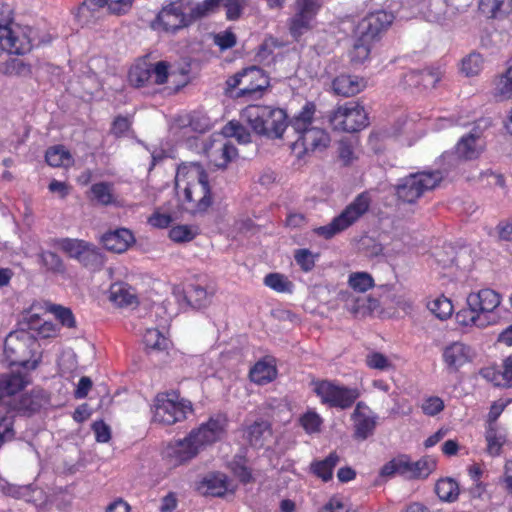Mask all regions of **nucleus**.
<instances>
[{
  "mask_svg": "<svg viewBox=\"0 0 512 512\" xmlns=\"http://www.w3.org/2000/svg\"><path fill=\"white\" fill-rule=\"evenodd\" d=\"M228 419L223 414L210 417L192 429L183 439L170 442L166 456L174 465L185 464L196 458L201 450L221 441L227 433Z\"/></svg>",
  "mask_w": 512,
  "mask_h": 512,
  "instance_id": "f257e3e1",
  "label": "nucleus"
},
{
  "mask_svg": "<svg viewBox=\"0 0 512 512\" xmlns=\"http://www.w3.org/2000/svg\"><path fill=\"white\" fill-rule=\"evenodd\" d=\"M175 187L183 192L185 209L191 214L205 212L211 205L208 175L198 162L181 164L176 172Z\"/></svg>",
  "mask_w": 512,
  "mask_h": 512,
  "instance_id": "f03ea898",
  "label": "nucleus"
},
{
  "mask_svg": "<svg viewBox=\"0 0 512 512\" xmlns=\"http://www.w3.org/2000/svg\"><path fill=\"white\" fill-rule=\"evenodd\" d=\"M28 349L26 341H13L12 337L6 339L4 352L10 361L11 369L0 375V404L28 386L32 379L30 372L38 366V360H29L18 355Z\"/></svg>",
  "mask_w": 512,
  "mask_h": 512,
  "instance_id": "7ed1b4c3",
  "label": "nucleus"
},
{
  "mask_svg": "<svg viewBox=\"0 0 512 512\" xmlns=\"http://www.w3.org/2000/svg\"><path fill=\"white\" fill-rule=\"evenodd\" d=\"M316 106L312 102H307L301 111L295 115L290 126L298 134V138L293 143V150L302 149L304 154L323 150L330 142L328 133L317 127H312Z\"/></svg>",
  "mask_w": 512,
  "mask_h": 512,
  "instance_id": "20e7f679",
  "label": "nucleus"
},
{
  "mask_svg": "<svg viewBox=\"0 0 512 512\" xmlns=\"http://www.w3.org/2000/svg\"><path fill=\"white\" fill-rule=\"evenodd\" d=\"M241 118L252 130L271 139L281 138L288 126L285 110L266 105H248L241 112Z\"/></svg>",
  "mask_w": 512,
  "mask_h": 512,
  "instance_id": "39448f33",
  "label": "nucleus"
},
{
  "mask_svg": "<svg viewBox=\"0 0 512 512\" xmlns=\"http://www.w3.org/2000/svg\"><path fill=\"white\" fill-rule=\"evenodd\" d=\"M10 22V10L0 4V47L10 54L30 52L36 32L31 27L12 28Z\"/></svg>",
  "mask_w": 512,
  "mask_h": 512,
  "instance_id": "423d86ee",
  "label": "nucleus"
},
{
  "mask_svg": "<svg viewBox=\"0 0 512 512\" xmlns=\"http://www.w3.org/2000/svg\"><path fill=\"white\" fill-rule=\"evenodd\" d=\"M193 412L191 401L181 398L175 392L159 393L154 399L153 420L162 425H173L182 422Z\"/></svg>",
  "mask_w": 512,
  "mask_h": 512,
  "instance_id": "0eeeda50",
  "label": "nucleus"
},
{
  "mask_svg": "<svg viewBox=\"0 0 512 512\" xmlns=\"http://www.w3.org/2000/svg\"><path fill=\"white\" fill-rule=\"evenodd\" d=\"M54 244L90 271H100L105 265L104 253L91 242L73 238H58L54 240Z\"/></svg>",
  "mask_w": 512,
  "mask_h": 512,
  "instance_id": "6e6552de",
  "label": "nucleus"
},
{
  "mask_svg": "<svg viewBox=\"0 0 512 512\" xmlns=\"http://www.w3.org/2000/svg\"><path fill=\"white\" fill-rule=\"evenodd\" d=\"M446 173V169L412 173L403 178L397 186V196L404 202L413 203L426 191L434 189Z\"/></svg>",
  "mask_w": 512,
  "mask_h": 512,
  "instance_id": "1a4fd4ad",
  "label": "nucleus"
},
{
  "mask_svg": "<svg viewBox=\"0 0 512 512\" xmlns=\"http://www.w3.org/2000/svg\"><path fill=\"white\" fill-rule=\"evenodd\" d=\"M311 385L321 403L331 408L348 409L360 397L358 388L340 385L332 380H313Z\"/></svg>",
  "mask_w": 512,
  "mask_h": 512,
  "instance_id": "9d476101",
  "label": "nucleus"
},
{
  "mask_svg": "<svg viewBox=\"0 0 512 512\" xmlns=\"http://www.w3.org/2000/svg\"><path fill=\"white\" fill-rule=\"evenodd\" d=\"M327 117L333 130L340 132H358L369 124L364 107L354 102L338 106Z\"/></svg>",
  "mask_w": 512,
  "mask_h": 512,
  "instance_id": "9b49d317",
  "label": "nucleus"
},
{
  "mask_svg": "<svg viewBox=\"0 0 512 512\" xmlns=\"http://www.w3.org/2000/svg\"><path fill=\"white\" fill-rule=\"evenodd\" d=\"M194 23L192 14L185 13V6L182 1H176L163 7L151 23L154 30L162 29L166 32H176Z\"/></svg>",
  "mask_w": 512,
  "mask_h": 512,
  "instance_id": "f8f14e48",
  "label": "nucleus"
},
{
  "mask_svg": "<svg viewBox=\"0 0 512 512\" xmlns=\"http://www.w3.org/2000/svg\"><path fill=\"white\" fill-rule=\"evenodd\" d=\"M394 15L384 10H378L366 15L355 27V37L365 41H374L392 24Z\"/></svg>",
  "mask_w": 512,
  "mask_h": 512,
  "instance_id": "ddd939ff",
  "label": "nucleus"
},
{
  "mask_svg": "<svg viewBox=\"0 0 512 512\" xmlns=\"http://www.w3.org/2000/svg\"><path fill=\"white\" fill-rule=\"evenodd\" d=\"M318 9L317 0H296V13L289 21V32L295 40L311 29Z\"/></svg>",
  "mask_w": 512,
  "mask_h": 512,
  "instance_id": "4468645a",
  "label": "nucleus"
},
{
  "mask_svg": "<svg viewBox=\"0 0 512 512\" xmlns=\"http://www.w3.org/2000/svg\"><path fill=\"white\" fill-rule=\"evenodd\" d=\"M269 86V77L258 66H250L243 69V87L236 92L235 96L258 98Z\"/></svg>",
  "mask_w": 512,
  "mask_h": 512,
  "instance_id": "2eb2a0df",
  "label": "nucleus"
},
{
  "mask_svg": "<svg viewBox=\"0 0 512 512\" xmlns=\"http://www.w3.org/2000/svg\"><path fill=\"white\" fill-rule=\"evenodd\" d=\"M501 296L492 289H482L476 293H470L467 297V305L478 316L490 319V314L500 305Z\"/></svg>",
  "mask_w": 512,
  "mask_h": 512,
  "instance_id": "dca6fc26",
  "label": "nucleus"
},
{
  "mask_svg": "<svg viewBox=\"0 0 512 512\" xmlns=\"http://www.w3.org/2000/svg\"><path fill=\"white\" fill-rule=\"evenodd\" d=\"M49 402V394L44 389L36 387L30 392L22 394L18 401L13 404L12 409L30 416L46 407Z\"/></svg>",
  "mask_w": 512,
  "mask_h": 512,
  "instance_id": "f3484780",
  "label": "nucleus"
},
{
  "mask_svg": "<svg viewBox=\"0 0 512 512\" xmlns=\"http://www.w3.org/2000/svg\"><path fill=\"white\" fill-rule=\"evenodd\" d=\"M443 362L449 373H456L472 359L470 347L462 342H453L442 353Z\"/></svg>",
  "mask_w": 512,
  "mask_h": 512,
  "instance_id": "a211bd4d",
  "label": "nucleus"
},
{
  "mask_svg": "<svg viewBox=\"0 0 512 512\" xmlns=\"http://www.w3.org/2000/svg\"><path fill=\"white\" fill-rule=\"evenodd\" d=\"M370 203L371 198L367 192L359 194L330 224H353L368 211Z\"/></svg>",
  "mask_w": 512,
  "mask_h": 512,
  "instance_id": "6ab92c4d",
  "label": "nucleus"
},
{
  "mask_svg": "<svg viewBox=\"0 0 512 512\" xmlns=\"http://www.w3.org/2000/svg\"><path fill=\"white\" fill-rule=\"evenodd\" d=\"M366 407L363 402H358L351 418L354 422V434L353 437L356 440H366L368 437L374 434L377 425L376 415H367L361 412V408Z\"/></svg>",
  "mask_w": 512,
  "mask_h": 512,
  "instance_id": "aec40b11",
  "label": "nucleus"
},
{
  "mask_svg": "<svg viewBox=\"0 0 512 512\" xmlns=\"http://www.w3.org/2000/svg\"><path fill=\"white\" fill-rule=\"evenodd\" d=\"M383 237L380 232L373 228L363 235L353 239V245L355 249L367 256L376 257L383 251Z\"/></svg>",
  "mask_w": 512,
  "mask_h": 512,
  "instance_id": "412c9836",
  "label": "nucleus"
},
{
  "mask_svg": "<svg viewBox=\"0 0 512 512\" xmlns=\"http://www.w3.org/2000/svg\"><path fill=\"white\" fill-rule=\"evenodd\" d=\"M135 241L132 232L124 227L109 231L101 237V243L107 251L123 253Z\"/></svg>",
  "mask_w": 512,
  "mask_h": 512,
  "instance_id": "4be33fe9",
  "label": "nucleus"
},
{
  "mask_svg": "<svg viewBox=\"0 0 512 512\" xmlns=\"http://www.w3.org/2000/svg\"><path fill=\"white\" fill-rule=\"evenodd\" d=\"M484 149V142L480 133L470 132L462 136L456 145V154L464 160H473L480 156Z\"/></svg>",
  "mask_w": 512,
  "mask_h": 512,
  "instance_id": "5701e85b",
  "label": "nucleus"
},
{
  "mask_svg": "<svg viewBox=\"0 0 512 512\" xmlns=\"http://www.w3.org/2000/svg\"><path fill=\"white\" fill-rule=\"evenodd\" d=\"M364 79L355 75L342 74L332 81V89L336 95L351 97L365 88Z\"/></svg>",
  "mask_w": 512,
  "mask_h": 512,
  "instance_id": "b1692460",
  "label": "nucleus"
},
{
  "mask_svg": "<svg viewBox=\"0 0 512 512\" xmlns=\"http://www.w3.org/2000/svg\"><path fill=\"white\" fill-rule=\"evenodd\" d=\"M36 258L43 272L54 275L66 273V265L57 253L42 249L37 253Z\"/></svg>",
  "mask_w": 512,
  "mask_h": 512,
  "instance_id": "393cba45",
  "label": "nucleus"
},
{
  "mask_svg": "<svg viewBox=\"0 0 512 512\" xmlns=\"http://www.w3.org/2000/svg\"><path fill=\"white\" fill-rule=\"evenodd\" d=\"M203 494L222 497L228 491V478L223 473H210L200 483Z\"/></svg>",
  "mask_w": 512,
  "mask_h": 512,
  "instance_id": "a878e982",
  "label": "nucleus"
},
{
  "mask_svg": "<svg viewBox=\"0 0 512 512\" xmlns=\"http://www.w3.org/2000/svg\"><path fill=\"white\" fill-rule=\"evenodd\" d=\"M271 435V425L265 420L255 421L245 431L246 439L255 448H262Z\"/></svg>",
  "mask_w": 512,
  "mask_h": 512,
  "instance_id": "bb28decb",
  "label": "nucleus"
},
{
  "mask_svg": "<svg viewBox=\"0 0 512 512\" xmlns=\"http://www.w3.org/2000/svg\"><path fill=\"white\" fill-rule=\"evenodd\" d=\"M107 7V0H85L78 8L76 17L83 24L95 22L102 16V10Z\"/></svg>",
  "mask_w": 512,
  "mask_h": 512,
  "instance_id": "cd10ccee",
  "label": "nucleus"
},
{
  "mask_svg": "<svg viewBox=\"0 0 512 512\" xmlns=\"http://www.w3.org/2000/svg\"><path fill=\"white\" fill-rule=\"evenodd\" d=\"M340 461V456L336 452H331L323 460H314L310 464V471L322 479L324 482H328L333 477V470Z\"/></svg>",
  "mask_w": 512,
  "mask_h": 512,
  "instance_id": "c85d7f7f",
  "label": "nucleus"
},
{
  "mask_svg": "<svg viewBox=\"0 0 512 512\" xmlns=\"http://www.w3.org/2000/svg\"><path fill=\"white\" fill-rule=\"evenodd\" d=\"M110 300L120 307L138 303L135 289L126 283H114L110 287Z\"/></svg>",
  "mask_w": 512,
  "mask_h": 512,
  "instance_id": "c756f323",
  "label": "nucleus"
},
{
  "mask_svg": "<svg viewBox=\"0 0 512 512\" xmlns=\"http://www.w3.org/2000/svg\"><path fill=\"white\" fill-rule=\"evenodd\" d=\"M479 10L490 18H503L512 12V0H480Z\"/></svg>",
  "mask_w": 512,
  "mask_h": 512,
  "instance_id": "7c9ffc66",
  "label": "nucleus"
},
{
  "mask_svg": "<svg viewBox=\"0 0 512 512\" xmlns=\"http://www.w3.org/2000/svg\"><path fill=\"white\" fill-rule=\"evenodd\" d=\"M409 460L410 457L405 454L392 458L382 466L380 475L388 478L399 475L409 480Z\"/></svg>",
  "mask_w": 512,
  "mask_h": 512,
  "instance_id": "2f4dec72",
  "label": "nucleus"
},
{
  "mask_svg": "<svg viewBox=\"0 0 512 512\" xmlns=\"http://www.w3.org/2000/svg\"><path fill=\"white\" fill-rule=\"evenodd\" d=\"M90 192L92 200L96 201L102 206L114 205L117 203V196L114 190V184L110 182L94 183Z\"/></svg>",
  "mask_w": 512,
  "mask_h": 512,
  "instance_id": "473e14b6",
  "label": "nucleus"
},
{
  "mask_svg": "<svg viewBox=\"0 0 512 512\" xmlns=\"http://www.w3.org/2000/svg\"><path fill=\"white\" fill-rule=\"evenodd\" d=\"M485 440L487 442L486 452L490 456L496 457L501 454L502 447L506 443V434L497 425L487 426Z\"/></svg>",
  "mask_w": 512,
  "mask_h": 512,
  "instance_id": "72a5a7b5",
  "label": "nucleus"
},
{
  "mask_svg": "<svg viewBox=\"0 0 512 512\" xmlns=\"http://www.w3.org/2000/svg\"><path fill=\"white\" fill-rule=\"evenodd\" d=\"M250 379L258 385H265L276 378V367L266 361H258L250 370Z\"/></svg>",
  "mask_w": 512,
  "mask_h": 512,
  "instance_id": "f704fd0d",
  "label": "nucleus"
},
{
  "mask_svg": "<svg viewBox=\"0 0 512 512\" xmlns=\"http://www.w3.org/2000/svg\"><path fill=\"white\" fill-rule=\"evenodd\" d=\"M436 465V460L430 456L422 457L415 462L409 460V480L427 478L435 470Z\"/></svg>",
  "mask_w": 512,
  "mask_h": 512,
  "instance_id": "c9c22d12",
  "label": "nucleus"
},
{
  "mask_svg": "<svg viewBox=\"0 0 512 512\" xmlns=\"http://www.w3.org/2000/svg\"><path fill=\"white\" fill-rule=\"evenodd\" d=\"M185 299L191 307L201 309L209 303V294L203 286L191 284L185 291Z\"/></svg>",
  "mask_w": 512,
  "mask_h": 512,
  "instance_id": "e433bc0d",
  "label": "nucleus"
},
{
  "mask_svg": "<svg viewBox=\"0 0 512 512\" xmlns=\"http://www.w3.org/2000/svg\"><path fill=\"white\" fill-rule=\"evenodd\" d=\"M143 343L150 351H163L169 346V340L156 328H148L143 334Z\"/></svg>",
  "mask_w": 512,
  "mask_h": 512,
  "instance_id": "4c0bfd02",
  "label": "nucleus"
},
{
  "mask_svg": "<svg viewBox=\"0 0 512 512\" xmlns=\"http://www.w3.org/2000/svg\"><path fill=\"white\" fill-rule=\"evenodd\" d=\"M45 160L52 167L67 166L71 163L72 157L68 150L62 145H56L47 149Z\"/></svg>",
  "mask_w": 512,
  "mask_h": 512,
  "instance_id": "58836bf2",
  "label": "nucleus"
},
{
  "mask_svg": "<svg viewBox=\"0 0 512 512\" xmlns=\"http://www.w3.org/2000/svg\"><path fill=\"white\" fill-rule=\"evenodd\" d=\"M340 298L344 302V307L355 317H365L366 296H356L352 292H341Z\"/></svg>",
  "mask_w": 512,
  "mask_h": 512,
  "instance_id": "ea45409f",
  "label": "nucleus"
},
{
  "mask_svg": "<svg viewBox=\"0 0 512 512\" xmlns=\"http://www.w3.org/2000/svg\"><path fill=\"white\" fill-rule=\"evenodd\" d=\"M199 226H171L169 238L178 244L192 241L198 234Z\"/></svg>",
  "mask_w": 512,
  "mask_h": 512,
  "instance_id": "a19ab883",
  "label": "nucleus"
},
{
  "mask_svg": "<svg viewBox=\"0 0 512 512\" xmlns=\"http://www.w3.org/2000/svg\"><path fill=\"white\" fill-rule=\"evenodd\" d=\"M435 492L442 501L453 502L458 498L459 489L451 479L439 480L435 485Z\"/></svg>",
  "mask_w": 512,
  "mask_h": 512,
  "instance_id": "79ce46f5",
  "label": "nucleus"
},
{
  "mask_svg": "<svg viewBox=\"0 0 512 512\" xmlns=\"http://www.w3.org/2000/svg\"><path fill=\"white\" fill-rule=\"evenodd\" d=\"M224 1L225 0H204L200 3H197L190 10L192 14V20L195 22L209 16L210 14L215 13L219 9L220 5L224 3Z\"/></svg>",
  "mask_w": 512,
  "mask_h": 512,
  "instance_id": "37998d69",
  "label": "nucleus"
},
{
  "mask_svg": "<svg viewBox=\"0 0 512 512\" xmlns=\"http://www.w3.org/2000/svg\"><path fill=\"white\" fill-rule=\"evenodd\" d=\"M224 1L225 0H204L200 3H197L190 10L192 14V20L195 22L209 16L210 14L215 13L219 9L220 5L224 3Z\"/></svg>",
  "mask_w": 512,
  "mask_h": 512,
  "instance_id": "c03bdc74",
  "label": "nucleus"
},
{
  "mask_svg": "<svg viewBox=\"0 0 512 512\" xmlns=\"http://www.w3.org/2000/svg\"><path fill=\"white\" fill-rule=\"evenodd\" d=\"M429 310L439 319H447L453 313V304L450 299L440 296L428 304Z\"/></svg>",
  "mask_w": 512,
  "mask_h": 512,
  "instance_id": "a18cd8bd",
  "label": "nucleus"
},
{
  "mask_svg": "<svg viewBox=\"0 0 512 512\" xmlns=\"http://www.w3.org/2000/svg\"><path fill=\"white\" fill-rule=\"evenodd\" d=\"M348 284L354 291L364 293L374 286V280L367 272H354L350 274Z\"/></svg>",
  "mask_w": 512,
  "mask_h": 512,
  "instance_id": "49530a36",
  "label": "nucleus"
},
{
  "mask_svg": "<svg viewBox=\"0 0 512 512\" xmlns=\"http://www.w3.org/2000/svg\"><path fill=\"white\" fill-rule=\"evenodd\" d=\"M483 57L479 53H471L462 60L461 71L468 77L478 75L483 68Z\"/></svg>",
  "mask_w": 512,
  "mask_h": 512,
  "instance_id": "de8ad7c7",
  "label": "nucleus"
},
{
  "mask_svg": "<svg viewBox=\"0 0 512 512\" xmlns=\"http://www.w3.org/2000/svg\"><path fill=\"white\" fill-rule=\"evenodd\" d=\"M457 320L460 324L468 326L474 325L477 327H486L492 323V320L487 319L486 317H480L478 314L470 307L468 309H463L457 313Z\"/></svg>",
  "mask_w": 512,
  "mask_h": 512,
  "instance_id": "09e8293b",
  "label": "nucleus"
},
{
  "mask_svg": "<svg viewBox=\"0 0 512 512\" xmlns=\"http://www.w3.org/2000/svg\"><path fill=\"white\" fill-rule=\"evenodd\" d=\"M372 42L373 41H365L361 37H356L353 49L350 53L351 60L355 63L364 62L370 55Z\"/></svg>",
  "mask_w": 512,
  "mask_h": 512,
  "instance_id": "8fccbe9b",
  "label": "nucleus"
},
{
  "mask_svg": "<svg viewBox=\"0 0 512 512\" xmlns=\"http://www.w3.org/2000/svg\"><path fill=\"white\" fill-rule=\"evenodd\" d=\"M264 284L277 292L291 291L292 283L279 273H270L265 276Z\"/></svg>",
  "mask_w": 512,
  "mask_h": 512,
  "instance_id": "3c124183",
  "label": "nucleus"
},
{
  "mask_svg": "<svg viewBox=\"0 0 512 512\" xmlns=\"http://www.w3.org/2000/svg\"><path fill=\"white\" fill-rule=\"evenodd\" d=\"M434 256L437 263L443 268H448L456 264V251L450 244L443 245L441 248L437 249Z\"/></svg>",
  "mask_w": 512,
  "mask_h": 512,
  "instance_id": "603ef678",
  "label": "nucleus"
},
{
  "mask_svg": "<svg viewBox=\"0 0 512 512\" xmlns=\"http://www.w3.org/2000/svg\"><path fill=\"white\" fill-rule=\"evenodd\" d=\"M129 80L136 87H143L151 82L150 67L135 66L129 72Z\"/></svg>",
  "mask_w": 512,
  "mask_h": 512,
  "instance_id": "864d4df0",
  "label": "nucleus"
},
{
  "mask_svg": "<svg viewBox=\"0 0 512 512\" xmlns=\"http://www.w3.org/2000/svg\"><path fill=\"white\" fill-rule=\"evenodd\" d=\"M224 133L227 136L235 137L239 143L246 144V143H249L251 140L250 133L247 131V129L244 126H242L238 122H233V121L229 122L224 127Z\"/></svg>",
  "mask_w": 512,
  "mask_h": 512,
  "instance_id": "5fc2aeb1",
  "label": "nucleus"
},
{
  "mask_svg": "<svg viewBox=\"0 0 512 512\" xmlns=\"http://www.w3.org/2000/svg\"><path fill=\"white\" fill-rule=\"evenodd\" d=\"M300 424L307 433L312 434L320 430L322 419L316 412L309 411L301 416Z\"/></svg>",
  "mask_w": 512,
  "mask_h": 512,
  "instance_id": "6e6d98bb",
  "label": "nucleus"
},
{
  "mask_svg": "<svg viewBox=\"0 0 512 512\" xmlns=\"http://www.w3.org/2000/svg\"><path fill=\"white\" fill-rule=\"evenodd\" d=\"M50 311L55 315L59 322L68 327L73 328L76 325L75 317L69 308L61 305H52Z\"/></svg>",
  "mask_w": 512,
  "mask_h": 512,
  "instance_id": "4d7b16f0",
  "label": "nucleus"
},
{
  "mask_svg": "<svg viewBox=\"0 0 512 512\" xmlns=\"http://www.w3.org/2000/svg\"><path fill=\"white\" fill-rule=\"evenodd\" d=\"M445 408L444 401L438 396H430L423 400L421 409L427 416H435Z\"/></svg>",
  "mask_w": 512,
  "mask_h": 512,
  "instance_id": "13d9d810",
  "label": "nucleus"
},
{
  "mask_svg": "<svg viewBox=\"0 0 512 512\" xmlns=\"http://www.w3.org/2000/svg\"><path fill=\"white\" fill-rule=\"evenodd\" d=\"M30 73V66L23 60L12 58L5 63V74L24 76Z\"/></svg>",
  "mask_w": 512,
  "mask_h": 512,
  "instance_id": "bf43d9fd",
  "label": "nucleus"
},
{
  "mask_svg": "<svg viewBox=\"0 0 512 512\" xmlns=\"http://www.w3.org/2000/svg\"><path fill=\"white\" fill-rule=\"evenodd\" d=\"M294 258L296 263L305 272L311 271L315 266L314 255L308 249H298L295 251Z\"/></svg>",
  "mask_w": 512,
  "mask_h": 512,
  "instance_id": "052dcab7",
  "label": "nucleus"
},
{
  "mask_svg": "<svg viewBox=\"0 0 512 512\" xmlns=\"http://www.w3.org/2000/svg\"><path fill=\"white\" fill-rule=\"evenodd\" d=\"M226 9V17L228 20L234 21L240 18L242 11L246 5L245 0H225L223 3Z\"/></svg>",
  "mask_w": 512,
  "mask_h": 512,
  "instance_id": "680f3d73",
  "label": "nucleus"
},
{
  "mask_svg": "<svg viewBox=\"0 0 512 512\" xmlns=\"http://www.w3.org/2000/svg\"><path fill=\"white\" fill-rule=\"evenodd\" d=\"M151 82L162 85L168 79V65L164 61L157 62L154 66H150Z\"/></svg>",
  "mask_w": 512,
  "mask_h": 512,
  "instance_id": "e2e57ef3",
  "label": "nucleus"
},
{
  "mask_svg": "<svg viewBox=\"0 0 512 512\" xmlns=\"http://www.w3.org/2000/svg\"><path fill=\"white\" fill-rule=\"evenodd\" d=\"M497 90L504 97L512 96V63L508 66L506 72L501 76Z\"/></svg>",
  "mask_w": 512,
  "mask_h": 512,
  "instance_id": "0e129e2a",
  "label": "nucleus"
},
{
  "mask_svg": "<svg viewBox=\"0 0 512 512\" xmlns=\"http://www.w3.org/2000/svg\"><path fill=\"white\" fill-rule=\"evenodd\" d=\"M487 233L495 241H512V226H489Z\"/></svg>",
  "mask_w": 512,
  "mask_h": 512,
  "instance_id": "69168bd1",
  "label": "nucleus"
},
{
  "mask_svg": "<svg viewBox=\"0 0 512 512\" xmlns=\"http://www.w3.org/2000/svg\"><path fill=\"white\" fill-rule=\"evenodd\" d=\"M232 470L234 475L242 482L243 484H248L253 482L254 478L252 476V471L249 467H247L241 461H234Z\"/></svg>",
  "mask_w": 512,
  "mask_h": 512,
  "instance_id": "338daca9",
  "label": "nucleus"
},
{
  "mask_svg": "<svg viewBox=\"0 0 512 512\" xmlns=\"http://www.w3.org/2000/svg\"><path fill=\"white\" fill-rule=\"evenodd\" d=\"M420 73H421L420 87L433 88V87H435L437 82L440 80L441 73L438 70L427 68L424 70H420Z\"/></svg>",
  "mask_w": 512,
  "mask_h": 512,
  "instance_id": "774afa93",
  "label": "nucleus"
}]
</instances>
